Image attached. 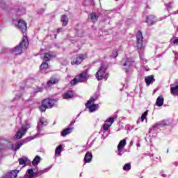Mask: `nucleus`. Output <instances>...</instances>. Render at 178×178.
<instances>
[{"instance_id": "obj_1", "label": "nucleus", "mask_w": 178, "mask_h": 178, "mask_svg": "<svg viewBox=\"0 0 178 178\" xmlns=\"http://www.w3.org/2000/svg\"><path fill=\"white\" fill-rule=\"evenodd\" d=\"M27 47H29V39L24 35L19 44L10 49V54H12V55H22L23 50L27 49Z\"/></svg>"}, {"instance_id": "obj_2", "label": "nucleus", "mask_w": 178, "mask_h": 178, "mask_svg": "<svg viewBox=\"0 0 178 178\" xmlns=\"http://www.w3.org/2000/svg\"><path fill=\"white\" fill-rule=\"evenodd\" d=\"M97 99H98V96H93L90 97L86 104V109H88L90 113L95 112V111H98V108H99V104H95Z\"/></svg>"}, {"instance_id": "obj_3", "label": "nucleus", "mask_w": 178, "mask_h": 178, "mask_svg": "<svg viewBox=\"0 0 178 178\" xmlns=\"http://www.w3.org/2000/svg\"><path fill=\"white\" fill-rule=\"evenodd\" d=\"M88 74L87 71H84L82 73L76 75L74 79L71 81L70 84L71 86H76V84H79V83H86L87 80H88Z\"/></svg>"}, {"instance_id": "obj_4", "label": "nucleus", "mask_w": 178, "mask_h": 178, "mask_svg": "<svg viewBox=\"0 0 178 178\" xmlns=\"http://www.w3.org/2000/svg\"><path fill=\"white\" fill-rule=\"evenodd\" d=\"M108 77H109V74L106 73V67L102 65L96 73V79L99 81L104 80L106 81Z\"/></svg>"}, {"instance_id": "obj_5", "label": "nucleus", "mask_w": 178, "mask_h": 178, "mask_svg": "<svg viewBox=\"0 0 178 178\" xmlns=\"http://www.w3.org/2000/svg\"><path fill=\"white\" fill-rule=\"evenodd\" d=\"M13 24H15V26L16 27H17V29H19V30H21L22 33H26V30H27V23H26V22H24V20L23 19H18V20H13Z\"/></svg>"}, {"instance_id": "obj_6", "label": "nucleus", "mask_w": 178, "mask_h": 178, "mask_svg": "<svg viewBox=\"0 0 178 178\" xmlns=\"http://www.w3.org/2000/svg\"><path fill=\"white\" fill-rule=\"evenodd\" d=\"M58 99L47 98L44 99L42 102L44 105L46 106L47 109H51V108H54V106H56L58 105Z\"/></svg>"}, {"instance_id": "obj_7", "label": "nucleus", "mask_w": 178, "mask_h": 178, "mask_svg": "<svg viewBox=\"0 0 178 178\" xmlns=\"http://www.w3.org/2000/svg\"><path fill=\"white\" fill-rule=\"evenodd\" d=\"M133 63H134V61L132 58H127L122 60L121 65L123 66V69L126 73L129 72V69L133 66Z\"/></svg>"}, {"instance_id": "obj_8", "label": "nucleus", "mask_w": 178, "mask_h": 178, "mask_svg": "<svg viewBox=\"0 0 178 178\" xmlns=\"http://www.w3.org/2000/svg\"><path fill=\"white\" fill-rule=\"evenodd\" d=\"M115 122V118H108L103 124L102 129L100 130V134H102V133H105V131H108L109 129H111V126Z\"/></svg>"}, {"instance_id": "obj_9", "label": "nucleus", "mask_w": 178, "mask_h": 178, "mask_svg": "<svg viewBox=\"0 0 178 178\" xmlns=\"http://www.w3.org/2000/svg\"><path fill=\"white\" fill-rule=\"evenodd\" d=\"M87 58V54H80L79 56H74L72 58L71 65H81L83 60Z\"/></svg>"}, {"instance_id": "obj_10", "label": "nucleus", "mask_w": 178, "mask_h": 178, "mask_svg": "<svg viewBox=\"0 0 178 178\" xmlns=\"http://www.w3.org/2000/svg\"><path fill=\"white\" fill-rule=\"evenodd\" d=\"M31 126L29 124H26L22 126V129H19L15 135V138H22L23 136L26 134V132L29 129H30Z\"/></svg>"}, {"instance_id": "obj_11", "label": "nucleus", "mask_w": 178, "mask_h": 178, "mask_svg": "<svg viewBox=\"0 0 178 178\" xmlns=\"http://www.w3.org/2000/svg\"><path fill=\"white\" fill-rule=\"evenodd\" d=\"M143 32L139 31L136 34V47L138 49H142L143 48Z\"/></svg>"}, {"instance_id": "obj_12", "label": "nucleus", "mask_w": 178, "mask_h": 178, "mask_svg": "<svg viewBox=\"0 0 178 178\" xmlns=\"http://www.w3.org/2000/svg\"><path fill=\"white\" fill-rule=\"evenodd\" d=\"M168 124H169V121L164 120L162 122H159L153 125V127L150 130H154V131H156L158 129H161V127H165V126H168Z\"/></svg>"}, {"instance_id": "obj_13", "label": "nucleus", "mask_w": 178, "mask_h": 178, "mask_svg": "<svg viewBox=\"0 0 178 178\" xmlns=\"http://www.w3.org/2000/svg\"><path fill=\"white\" fill-rule=\"evenodd\" d=\"M156 18L154 15H149L145 17V23H147L148 26H152L157 22Z\"/></svg>"}, {"instance_id": "obj_14", "label": "nucleus", "mask_w": 178, "mask_h": 178, "mask_svg": "<svg viewBox=\"0 0 178 178\" xmlns=\"http://www.w3.org/2000/svg\"><path fill=\"white\" fill-rule=\"evenodd\" d=\"M47 124H48V122L44 117H42L40 119V122L38 123V131H40L41 129H42L44 126H47Z\"/></svg>"}, {"instance_id": "obj_15", "label": "nucleus", "mask_w": 178, "mask_h": 178, "mask_svg": "<svg viewBox=\"0 0 178 178\" xmlns=\"http://www.w3.org/2000/svg\"><path fill=\"white\" fill-rule=\"evenodd\" d=\"M22 178H35L34 170L32 168L28 169Z\"/></svg>"}, {"instance_id": "obj_16", "label": "nucleus", "mask_w": 178, "mask_h": 178, "mask_svg": "<svg viewBox=\"0 0 178 178\" xmlns=\"http://www.w3.org/2000/svg\"><path fill=\"white\" fill-rule=\"evenodd\" d=\"M54 57H55V53L49 51V53L44 54L43 59L45 62H48V60H50L51 58H54Z\"/></svg>"}, {"instance_id": "obj_17", "label": "nucleus", "mask_w": 178, "mask_h": 178, "mask_svg": "<svg viewBox=\"0 0 178 178\" xmlns=\"http://www.w3.org/2000/svg\"><path fill=\"white\" fill-rule=\"evenodd\" d=\"M50 169H51V167L35 172V178L40 177V176H41V175H44V173H47V172H49Z\"/></svg>"}, {"instance_id": "obj_18", "label": "nucleus", "mask_w": 178, "mask_h": 178, "mask_svg": "<svg viewBox=\"0 0 178 178\" xmlns=\"http://www.w3.org/2000/svg\"><path fill=\"white\" fill-rule=\"evenodd\" d=\"M74 95V92L72 90H69L63 95V99H70V98H73Z\"/></svg>"}, {"instance_id": "obj_19", "label": "nucleus", "mask_w": 178, "mask_h": 178, "mask_svg": "<svg viewBox=\"0 0 178 178\" xmlns=\"http://www.w3.org/2000/svg\"><path fill=\"white\" fill-rule=\"evenodd\" d=\"M74 128L73 127H69L65 129L62 132H61V136L62 137H66V136L70 134V133L73 132Z\"/></svg>"}, {"instance_id": "obj_20", "label": "nucleus", "mask_w": 178, "mask_h": 178, "mask_svg": "<svg viewBox=\"0 0 178 178\" xmlns=\"http://www.w3.org/2000/svg\"><path fill=\"white\" fill-rule=\"evenodd\" d=\"M92 160V154L91 152H88L84 157L85 163H90Z\"/></svg>"}, {"instance_id": "obj_21", "label": "nucleus", "mask_w": 178, "mask_h": 178, "mask_svg": "<svg viewBox=\"0 0 178 178\" xmlns=\"http://www.w3.org/2000/svg\"><path fill=\"white\" fill-rule=\"evenodd\" d=\"M145 81L147 86H149L152 83L155 81V79H154V76L149 75L145 78Z\"/></svg>"}, {"instance_id": "obj_22", "label": "nucleus", "mask_w": 178, "mask_h": 178, "mask_svg": "<svg viewBox=\"0 0 178 178\" xmlns=\"http://www.w3.org/2000/svg\"><path fill=\"white\" fill-rule=\"evenodd\" d=\"M147 116H148V110H147L146 111H145L143 114H142V115H141V117H140V119H139L137 122H136V123H137V124H138V123H140V121H141L142 122H144V120H145V122H146V123H147Z\"/></svg>"}, {"instance_id": "obj_23", "label": "nucleus", "mask_w": 178, "mask_h": 178, "mask_svg": "<svg viewBox=\"0 0 178 178\" xmlns=\"http://www.w3.org/2000/svg\"><path fill=\"white\" fill-rule=\"evenodd\" d=\"M170 93L172 95L176 96L178 94V85L173 86V85H170Z\"/></svg>"}, {"instance_id": "obj_24", "label": "nucleus", "mask_w": 178, "mask_h": 178, "mask_svg": "<svg viewBox=\"0 0 178 178\" xmlns=\"http://www.w3.org/2000/svg\"><path fill=\"white\" fill-rule=\"evenodd\" d=\"M165 102V99L163 96H159L156 101V105L157 106H162L163 105V102Z\"/></svg>"}, {"instance_id": "obj_25", "label": "nucleus", "mask_w": 178, "mask_h": 178, "mask_svg": "<svg viewBox=\"0 0 178 178\" xmlns=\"http://www.w3.org/2000/svg\"><path fill=\"white\" fill-rule=\"evenodd\" d=\"M22 145H23V143H17L15 144H13L11 148L13 151H17Z\"/></svg>"}, {"instance_id": "obj_26", "label": "nucleus", "mask_w": 178, "mask_h": 178, "mask_svg": "<svg viewBox=\"0 0 178 178\" xmlns=\"http://www.w3.org/2000/svg\"><path fill=\"white\" fill-rule=\"evenodd\" d=\"M59 80L56 78H51V79L47 82L48 87H51V86H53V84H56Z\"/></svg>"}, {"instance_id": "obj_27", "label": "nucleus", "mask_w": 178, "mask_h": 178, "mask_svg": "<svg viewBox=\"0 0 178 178\" xmlns=\"http://www.w3.org/2000/svg\"><path fill=\"white\" fill-rule=\"evenodd\" d=\"M62 145H59L55 149L56 156H60V152H62Z\"/></svg>"}, {"instance_id": "obj_28", "label": "nucleus", "mask_w": 178, "mask_h": 178, "mask_svg": "<svg viewBox=\"0 0 178 178\" xmlns=\"http://www.w3.org/2000/svg\"><path fill=\"white\" fill-rule=\"evenodd\" d=\"M41 161V157L40 156H35V157L33 159L32 161V165H38L40 162Z\"/></svg>"}, {"instance_id": "obj_29", "label": "nucleus", "mask_w": 178, "mask_h": 178, "mask_svg": "<svg viewBox=\"0 0 178 178\" xmlns=\"http://www.w3.org/2000/svg\"><path fill=\"white\" fill-rule=\"evenodd\" d=\"M61 22L63 23V26H67V22H69V19L66 15H62Z\"/></svg>"}, {"instance_id": "obj_30", "label": "nucleus", "mask_w": 178, "mask_h": 178, "mask_svg": "<svg viewBox=\"0 0 178 178\" xmlns=\"http://www.w3.org/2000/svg\"><path fill=\"white\" fill-rule=\"evenodd\" d=\"M19 172H20V170H13L9 172H10V175H11L12 178H16L17 177V175H19Z\"/></svg>"}, {"instance_id": "obj_31", "label": "nucleus", "mask_w": 178, "mask_h": 178, "mask_svg": "<svg viewBox=\"0 0 178 178\" xmlns=\"http://www.w3.org/2000/svg\"><path fill=\"white\" fill-rule=\"evenodd\" d=\"M48 67H49V65L47 63H42L40 65V70L41 72H42V73H44V72H45V70H47Z\"/></svg>"}, {"instance_id": "obj_32", "label": "nucleus", "mask_w": 178, "mask_h": 178, "mask_svg": "<svg viewBox=\"0 0 178 178\" xmlns=\"http://www.w3.org/2000/svg\"><path fill=\"white\" fill-rule=\"evenodd\" d=\"M126 144H127V142L126 141V138H125L120 141L118 145V148L123 149V147L126 145Z\"/></svg>"}, {"instance_id": "obj_33", "label": "nucleus", "mask_w": 178, "mask_h": 178, "mask_svg": "<svg viewBox=\"0 0 178 178\" xmlns=\"http://www.w3.org/2000/svg\"><path fill=\"white\" fill-rule=\"evenodd\" d=\"M130 169H131V165H130V163H126L124 166H123V170H124L125 172H129V170H130Z\"/></svg>"}, {"instance_id": "obj_34", "label": "nucleus", "mask_w": 178, "mask_h": 178, "mask_svg": "<svg viewBox=\"0 0 178 178\" xmlns=\"http://www.w3.org/2000/svg\"><path fill=\"white\" fill-rule=\"evenodd\" d=\"M27 161V157H22L18 159L19 165H24Z\"/></svg>"}, {"instance_id": "obj_35", "label": "nucleus", "mask_w": 178, "mask_h": 178, "mask_svg": "<svg viewBox=\"0 0 178 178\" xmlns=\"http://www.w3.org/2000/svg\"><path fill=\"white\" fill-rule=\"evenodd\" d=\"M39 109H40V112H45V111H47V109H48V107H46V106L44 104V102H42V105L40 106H39Z\"/></svg>"}, {"instance_id": "obj_36", "label": "nucleus", "mask_w": 178, "mask_h": 178, "mask_svg": "<svg viewBox=\"0 0 178 178\" xmlns=\"http://www.w3.org/2000/svg\"><path fill=\"white\" fill-rule=\"evenodd\" d=\"M90 17L91 18V20L92 22H97V20H98V17H97V15L94 13L90 14Z\"/></svg>"}, {"instance_id": "obj_37", "label": "nucleus", "mask_w": 178, "mask_h": 178, "mask_svg": "<svg viewBox=\"0 0 178 178\" xmlns=\"http://www.w3.org/2000/svg\"><path fill=\"white\" fill-rule=\"evenodd\" d=\"M117 154L120 156H122V155H123V154H124V152L123 151V149L118 147Z\"/></svg>"}, {"instance_id": "obj_38", "label": "nucleus", "mask_w": 178, "mask_h": 178, "mask_svg": "<svg viewBox=\"0 0 178 178\" xmlns=\"http://www.w3.org/2000/svg\"><path fill=\"white\" fill-rule=\"evenodd\" d=\"M116 56H118V51L113 50L112 54H111V58L115 59V58H116Z\"/></svg>"}, {"instance_id": "obj_39", "label": "nucleus", "mask_w": 178, "mask_h": 178, "mask_svg": "<svg viewBox=\"0 0 178 178\" xmlns=\"http://www.w3.org/2000/svg\"><path fill=\"white\" fill-rule=\"evenodd\" d=\"M2 178H12V175H10V173L8 172H6L5 173Z\"/></svg>"}, {"instance_id": "obj_40", "label": "nucleus", "mask_w": 178, "mask_h": 178, "mask_svg": "<svg viewBox=\"0 0 178 178\" xmlns=\"http://www.w3.org/2000/svg\"><path fill=\"white\" fill-rule=\"evenodd\" d=\"M42 91V88H38L37 90L33 92L34 94H36V92H41Z\"/></svg>"}, {"instance_id": "obj_41", "label": "nucleus", "mask_w": 178, "mask_h": 178, "mask_svg": "<svg viewBox=\"0 0 178 178\" xmlns=\"http://www.w3.org/2000/svg\"><path fill=\"white\" fill-rule=\"evenodd\" d=\"M166 17H168L167 15H164L162 17L159 18L157 21L158 22H161V20H165V19H166Z\"/></svg>"}, {"instance_id": "obj_42", "label": "nucleus", "mask_w": 178, "mask_h": 178, "mask_svg": "<svg viewBox=\"0 0 178 178\" xmlns=\"http://www.w3.org/2000/svg\"><path fill=\"white\" fill-rule=\"evenodd\" d=\"M173 44H175V45H178V38L175 39L173 41H172Z\"/></svg>"}, {"instance_id": "obj_43", "label": "nucleus", "mask_w": 178, "mask_h": 178, "mask_svg": "<svg viewBox=\"0 0 178 178\" xmlns=\"http://www.w3.org/2000/svg\"><path fill=\"white\" fill-rule=\"evenodd\" d=\"M19 98H22V95H17L15 97V99H19Z\"/></svg>"}, {"instance_id": "obj_44", "label": "nucleus", "mask_w": 178, "mask_h": 178, "mask_svg": "<svg viewBox=\"0 0 178 178\" xmlns=\"http://www.w3.org/2000/svg\"><path fill=\"white\" fill-rule=\"evenodd\" d=\"M175 55V59H178V53H174Z\"/></svg>"}, {"instance_id": "obj_45", "label": "nucleus", "mask_w": 178, "mask_h": 178, "mask_svg": "<svg viewBox=\"0 0 178 178\" xmlns=\"http://www.w3.org/2000/svg\"><path fill=\"white\" fill-rule=\"evenodd\" d=\"M31 140H33V138H31V137L27 138L28 141H31Z\"/></svg>"}, {"instance_id": "obj_46", "label": "nucleus", "mask_w": 178, "mask_h": 178, "mask_svg": "<svg viewBox=\"0 0 178 178\" xmlns=\"http://www.w3.org/2000/svg\"><path fill=\"white\" fill-rule=\"evenodd\" d=\"M57 31L58 33H60V31H62V29H58Z\"/></svg>"}, {"instance_id": "obj_47", "label": "nucleus", "mask_w": 178, "mask_h": 178, "mask_svg": "<svg viewBox=\"0 0 178 178\" xmlns=\"http://www.w3.org/2000/svg\"><path fill=\"white\" fill-rule=\"evenodd\" d=\"M163 177H166V175L163 174Z\"/></svg>"}, {"instance_id": "obj_48", "label": "nucleus", "mask_w": 178, "mask_h": 178, "mask_svg": "<svg viewBox=\"0 0 178 178\" xmlns=\"http://www.w3.org/2000/svg\"><path fill=\"white\" fill-rule=\"evenodd\" d=\"M136 145H137V147H140V144H138V143Z\"/></svg>"}, {"instance_id": "obj_49", "label": "nucleus", "mask_w": 178, "mask_h": 178, "mask_svg": "<svg viewBox=\"0 0 178 178\" xmlns=\"http://www.w3.org/2000/svg\"><path fill=\"white\" fill-rule=\"evenodd\" d=\"M65 65H67V63H66Z\"/></svg>"}, {"instance_id": "obj_50", "label": "nucleus", "mask_w": 178, "mask_h": 178, "mask_svg": "<svg viewBox=\"0 0 178 178\" xmlns=\"http://www.w3.org/2000/svg\"><path fill=\"white\" fill-rule=\"evenodd\" d=\"M166 6H168V4H166Z\"/></svg>"}]
</instances>
